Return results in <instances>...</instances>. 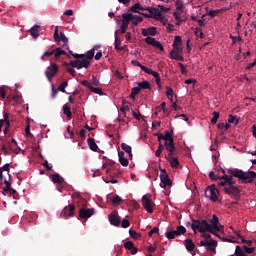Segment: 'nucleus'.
I'll return each instance as SVG.
<instances>
[{"mask_svg":"<svg viewBox=\"0 0 256 256\" xmlns=\"http://www.w3.org/2000/svg\"><path fill=\"white\" fill-rule=\"evenodd\" d=\"M221 172L223 175L219 178L222 179V181L218 182V187H223L224 193L226 195H230V197H233V199H239L241 197V190L239 187L235 186V179H233V175L227 173L225 169L221 168Z\"/></svg>","mask_w":256,"mask_h":256,"instance_id":"obj_1","label":"nucleus"},{"mask_svg":"<svg viewBox=\"0 0 256 256\" xmlns=\"http://www.w3.org/2000/svg\"><path fill=\"white\" fill-rule=\"evenodd\" d=\"M228 175H232L233 177H236L239 179V181H242V183H253L256 179V172L255 171H248L245 172L243 170H239L237 168L228 169L227 170Z\"/></svg>","mask_w":256,"mask_h":256,"instance_id":"obj_2","label":"nucleus"},{"mask_svg":"<svg viewBox=\"0 0 256 256\" xmlns=\"http://www.w3.org/2000/svg\"><path fill=\"white\" fill-rule=\"evenodd\" d=\"M191 229L194 233H211V224H208L207 220L192 219Z\"/></svg>","mask_w":256,"mask_h":256,"instance_id":"obj_3","label":"nucleus"},{"mask_svg":"<svg viewBox=\"0 0 256 256\" xmlns=\"http://www.w3.org/2000/svg\"><path fill=\"white\" fill-rule=\"evenodd\" d=\"M205 197H207V199H210V201H213V203H216L217 199H219V197L217 195H219V190L217 189V186H215V184H212L211 186H208L204 192Z\"/></svg>","mask_w":256,"mask_h":256,"instance_id":"obj_4","label":"nucleus"},{"mask_svg":"<svg viewBox=\"0 0 256 256\" xmlns=\"http://www.w3.org/2000/svg\"><path fill=\"white\" fill-rule=\"evenodd\" d=\"M211 231L212 235H215V237H219V234L217 232L221 231L223 229V225L219 222V217L217 215H213L211 219Z\"/></svg>","mask_w":256,"mask_h":256,"instance_id":"obj_5","label":"nucleus"},{"mask_svg":"<svg viewBox=\"0 0 256 256\" xmlns=\"http://www.w3.org/2000/svg\"><path fill=\"white\" fill-rule=\"evenodd\" d=\"M160 181L162 184L161 187L165 189V187H171V178H169V174H167V170L160 169Z\"/></svg>","mask_w":256,"mask_h":256,"instance_id":"obj_6","label":"nucleus"},{"mask_svg":"<svg viewBox=\"0 0 256 256\" xmlns=\"http://www.w3.org/2000/svg\"><path fill=\"white\" fill-rule=\"evenodd\" d=\"M60 217H63L64 219L75 217V205L69 204L68 206H65L60 214Z\"/></svg>","mask_w":256,"mask_h":256,"instance_id":"obj_7","label":"nucleus"},{"mask_svg":"<svg viewBox=\"0 0 256 256\" xmlns=\"http://www.w3.org/2000/svg\"><path fill=\"white\" fill-rule=\"evenodd\" d=\"M56 73H59V66L55 63H51V66H49L45 72L48 81H53V77H55Z\"/></svg>","mask_w":256,"mask_h":256,"instance_id":"obj_8","label":"nucleus"},{"mask_svg":"<svg viewBox=\"0 0 256 256\" xmlns=\"http://www.w3.org/2000/svg\"><path fill=\"white\" fill-rule=\"evenodd\" d=\"M54 41H56V43H68L69 38H67V36H65V33L60 32V36H59V26L55 27V31H54Z\"/></svg>","mask_w":256,"mask_h":256,"instance_id":"obj_9","label":"nucleus"},{"mask_svg":"<svg viewBox=\"0 0 256 256\" xmlns=\"http://www.w3.org/2000/svg\"><path fill=\"white\" fill-rule=\"evenodd\" d=\"M142 205L147 213H153V201L149 199L146 195L142 197Z\"/></svg>","mask_w":256,"mask_h":256,"instance_id":"obj_10","label":"nucleus"},{"mask_svg":"<svg viewBox=\"0 0 256 256\" xmlns=\"http://www.w3.org/2000/svg\"><path fill=\"white\" fill-rule=\"evenodd\" d=\"M108 219L111 225H114V227H119V225H121V217H119V214H117V212H112L111 214H109Z\"/></svg>","mask_w":256,"mask_h":256,"instance_id":"obj_11","label":"nucleus"},{"mask_svg":"<svg viewBox=\"0 0 256 256\" xmlns=\"http://www.w3.org/2000/svg\"><path fill=\"white\" fill-rule=\"evenodd\" d=\"M93 213H95V209L93 208H90V209L82 208L79 211V217L80 219H89V217H91Z\"/></svg>","mask_w":256,"mask_h":256,"instance_id":"obj_12","label":"nucleus"},{"mask_svg":"<svg viewBox=\"0 0 256 256\" xmlns=\"http://www.w3.org/2000/svg\"><path fill=\"white\" fill-rule=\"evenodd\" d=\"M142 35L143 37H149V35H151L152 37H155L157 35V28L155 26H151L147 29L143 28Z\"/></svg>","mask_w":256,"mask_h":256,"instance_id":"obj_13","label":"nucleus"},{"mask_svg":"<svg viewBox=\"0 0 256 256\" xmlns=\"http://www.w3.org/2000/svg\"><path fill=\"white\" fill-rule=\"evenodd\" d=\"M165 159L169 161L172 169H179V159L173 157V155L171 154H168L167 156H165Z\"/></svg>","mask_w":256,"mask_h":256,"instance_id":"obj_14","label":"nucleus"},{"mask_svg":"<svg viewBox=\"0 0 256 256\" xmlns=\"http://www.w3.org/2000/svg\"><path fill=\"white\" fill-rule=\"evenodd\" d=\"M119 31H115V49L116 51H125L126 46H121V40L119 39L118 35Z\"/></svg>","mask_w":256,"mask_h":256,"instance_id":"obj_15","label":"nucleus"},{"mask_svg":"<svg viewBox=\"0 0 256 256\" xmlns=\"http://www.w3.org/2000/svg\"><path fill=\"white\" fill-rule=\"evenodd\" d=\"M165 148L168 151V155H174L175 152V140H171L170 142H165L164 143Z\"/></svg>","mask_w":256,"mask_h":256,"instance_id":"obj_16","label":"nucleus"},{"mask_svg":"<svg viewBox=\"0 0 256 256\" xmlns=\"http://www.w3.org/2000/svg\"><path fill=\"white\" fill-rule=\"evenodd\" d=\"M118 157H119V163L122 165V167H127L129 165V160L125 158V152L121 151L118 152Z\"/></svg>","mask_w":256,"mask_h":256,"instance_id":"obj_17","label":"nucleus"},{"mask_svg":"<svg viewBox=\"0 0 256 256\" xmlns=\"http://www.w3.org/2000/svg\"><path fill=\"white\" fill-rule=\"evenodd\" d=\"M50 178L53 183H57L58 185H63V183H65V179L59 174H52L50 175Z\"/></svg>","mask_w":256,"mask_h":256,"instance_id":"obj_18","label":"nucleus"},{"mask_svg":"<svg viewBox=\"0 0 256 256\" xmlns=\"http://www.w3.org/2000/svg\"><path fill=\"white\" fill-rule=\"evenodd\" d=\"M152 19H155V21H161V22H163L165 20V18L163 17V14L161 13V10L159 8L154 9Z\"/></svg>","mask_w":256,"mask_h":256,"instance_id":"obj_19","label":"nucleus"},{"mask_svg":"<svg viewBox=\"0 0 256 256\" xmlns=\"http://www.w3.org/2000/svg\"><path fill=\"white\" fill-rule=\"evenodd\" d=\"M129 11H131V13H141V11H145V8H143V6H141V3H135L133 6H131L129 8Z\"/></svg>","mask_w":256,"mask_h":256,"instance_id":"obj_20","label":"nucleus"},{"mask_svg":"<svg viewBox=\"0 0 256 256\" xmlns=\"http://www.w3.org/2000/svg\"><path fill=\"white\" fill-rule=\"evenodd\" d=\"M170 57L172 59H175V61H185V58L183 56L179 55V50L173 49L170 51Z\"/></svg>","mask_w":256,"mask_h":256,"instance_id":"obj_21","label":"nucleus"},{"mask_svg":"<svg viewBox=\"0 0 256 256\" xmlns=\"http://www.w3.org/2000/svg\"><path fill=\"white\" fill-rule=\"evenodd\" d=\"M133 19H134V16L131 13L122 14V23H125L126 25H129L130 21L132 22Z\"/></svg>","mask_w":256,"mask_h":256,"instance_id":"obj_22","label":"nucleus"},{"mask_svg":"<svg viewBox=\"0 0 256 256\" xmlns=\"http://www.w3.org/2000/svg\"><path fill=\"white\" fill-rule=\"evenodd\" d=\"M184 245H185L187 251L191 252V251L195 250V243H193V240H191V239H186L184 241Z\"/></svg>","mask_w":256,"mask_h":256,"instance_id":"obj_23","label":"nucleus"},{"mask_svg":"<svg viewBox=\"0 0 256 256\" xmlns=\"http://www.w3.org/2000/svg\"><path fill=\"white\" fill-rule=\"evenodd\" d=\"M39 29H40L39 25H34L30 29V35H32L34 39H37V37H39Z\"/></svg>","mask_w":256,"mask_h":256,"instance_id":"obj_24","label":"nucleus"},{"mask_svg":"<svg viewBox=\"0 0 256 256\" xmlns=\"http://www.w3.org/2000/svg\"><path fill=\"white\" fill-rule=\"evenodd\" d=\"M163 141H165V143H168L170 141H174L173 139V130H171V132L169 131H165V135H163Z\"/></svg>","mask_w":256,"mask_h":256,"instance_id":"obj_25","label":"nucleus"},{"mask_svg":"<svg viewBox=\"0 0 256 256\" xmlns=\"http://www.w3.org/2000/svg\"><path fill=\"white\" fill-rule=\"evenodd\" d=\"M88 145L91 151H97L99 149V146H97V143H95V139L93 138H88Z\"/></svg>","mask_w":256,"mask_h":256,"instance_id":"obj_26","label":"nucleus"},{"mask_svg":"<svg viewBox=\"0 0 256 256\" xmlns=\"http://www.w3.org/2000/svg\"><path fill=\"white\" fill-rule=\"evenodd\" d=\"M137 85H138L140 91H141V89H151V84H149V81H147V80L138 82Z\"/></svg>","mask_w":256,"mask_h":256,"instance_id":"obj_27","label":"nucleus"},{"mask_svg":"<svg viewBox=\"0 0 256 256\" xmlns=\"http://www.w3.org/2000/svg\"><path fill=\"white\" fill-rule=\"evenodd\" d=\"M181 36H175L174 42H173V49L176 51H179V45H181Z\"/></svg>","mask_w":256,"mask_h":256,"instance_id":"obj_28","label":"nucleus"},{"mask_svg":"<svg viewBox=\"0 0 256 256\" xmlns=\"http://www.w3.org/2000/svg\"><path fill=\"white\" fill-rule=\"evenodd\" d=\"M175 1V6H176V11L180 14L183 13V9L185 6H183V2L181 0H174Z\"/></svg>","mask_w":256,"mask_h":256,"instance_id":"obj_29","label":"nucleus"},{"mask_svg":"<svg viewBox=\"0 0 256 256\" xmlns=\"http://www.w3.org/2000/svg\"><path fill=\"white\" fill-rule=\"evenodd\" d=\"M121 149H123L125 151V153H128L129 157H133V153H131L132 148L130 145L126 144V143H122L121 144Z\"/></svg>","mask_w":256,"mask_h":256,"instance_id":"obj_30","label":"nucleus"},{"mask_svg":"<svg viewBox=\"0 0 256 256\" xmlns=\"http://www.w3.org/2000/svg\"><path fill=\"white\" fill-rule=\"evenodd\" d=\"M63 113L68 117V119H71V117H73V113H71V108L67 106V104L63 105Z\"/></svg>","mask_w":256,"mask_h":256,"instance_id":"obj_31","label":"nucleus"},{"mask_svg":"<svg viewBox=\"0 0 256 256\" xmlns=\"http://www.w3.org/2000/svg\"><path fill=\"white\" fill-rule=\"evenodd\" d=\"M113 205H121L123 203V198H121L119 195L115 194L112 198Z\"/></svg>","mask_w":256,"mask_h":256,"instance_id":"obj_32","label":"nucleus"},{"mask_svg":"<svg viewBox=\"0 0 256 256\" xmlns=\"http://www.w3.org/2000/svg\"><path fill=\"white\" fill-rule=\"evenodd\" d=\"M133 17L134 18L132 19V25H134V27H137L139 23L143 22V17L137 15H133Z\"/></svg>","mask_w":256,"mask_h":256,"instance_id":"obj_33","label":"nucleus"},{"mask_svg":"<svg viewBox=\"0 0 256 256\" xmlns=\"http://www.w3.org/2000/svg\"><path fill=\"white\" fill-rule=\"evenodd\" d=\"M4 185H6V187L3 189L2 194L7 195V193L11 191V182L8 180H4Z\"/></svg>","mask_w":256,"mask_h":256,"instance_id":"obj_34","label":"nucleus"},{"mask_svg":"<svg viewBox=\"0 0 256 256\" xmlns=\"http://www.w3.org/2000/svg\"><path fill=\"white\" fill-rule=\"evenodd\" d=\"M138 93H141V88H139V87L132 88L131 94H130V99H135V97H137Z\"/></svg>","mask_w":256,"mask_h":256,"instance_id":"obj_35","label":"nucleus"},{"mask_svg":"<svg viewBox=\"0 0 256 256\" xmlns=\"http://www.w3.org/2000/svg\"><path fill=\"white\" fill-rule=\"evenodd\" d=\"M54 55H55V59H59L61 55H67V52H65L61 48H57L56 50H54Z\"/></svg>","mask_w":256,"mask_h":256,"instance_id":"obj_36","label":"nucleus"},{"mask_svg":"<svg viewBox=\"0 0 256 256\" xmlns=\"http://www.w3.org/2000/svg\"><path fill=\"white\" fill-rule=\"evenodd\" d=\"M71 67H74L75 69H83V66L81 64V60H74L70 62Z\"/></svg>","mask_w":256,"mask_h":256,"instance_id":"obj_37","label":"nucleus"},{"mask_svg":"<svg viewBox=\"0 0 256 256\" xmlns=\"http://www.w3.org/2000/svg\"><path fill=\"white\" fill-rule=\"evenodd\" d=\"M206 247H207V251H211L212 253H215V247H217V241L211 240L210 245Z\"/></svg>","mask_w":256,"mask_h":256,"instance_id":"obj_38","label":"nucleus"},{"mask_svg":"<svg viewBox=\"0 0 256 256\" xmlns=\"http://www.w3.org/2000/svg\"><path fill=\"white\" fill-rule=\"evenodd\" d=\"M167 239H175V234L173 233V230L171 226H168L167 232L165 233Z\"/></svg>","mask_w":256,"mask_h":256,"instance_id":"obj_39","label":"nucleus"},{"mask_svg":"<svg viewBox=\"0 0 256 256\" xmlns=\"http://www.w3.org/2000/svg\"><path fill=\"white\" fill-rule=\"evenodd\" d=\"M67 85H69L68 81H64L62 82L59 87H58V91H61L62 93H67V91L65 90V88L67 87Z\"/></svg>","mask_w":256,"mask_h":256,"instance_id":"obj_40","label":"nucleus"},{"mask_svg":"<svg viewBox=\"0 0 256 256\" xmlns=\"http://www.w3.org/2000/svg\"><path fill=\"white\" fill-rule=\"evenodd\" d=\"M156 41L157 40L155 38L151 37V36H147L145 38V43H147V45H151L152 47L155 45Z\"/></svg>","mask_w":256,"mask_h":256,"instance_id":"obj_41","label":"nucleus"},{"mask_svg":"<svg viewBox=\"0 0 256 256\" xmlns=\"http://www.w3.org/2000/svg\"><path fill=\"white\" fill-rule=\"evenodd\" d=\"M213 118L211 119L212 125H217V121H219V112L215 111L212 113Z\"/></svg>","mask_w":256,"mask_h":256,"instance_id":"obj_42","label":"nucleus"},{"mask_svg":"<svg viewBox=\"0 0 256 256\" xmlns=\"http://www.w3.org/2000/svg\"><path fill=\"white\" fill-rule=\"evenodd\" d=\"M129 235H130V237H132V239H139L141 237V235L133 229L129 230Z\"/></svg>","mask_w":256,"mask_h":256,"instance_id":"obj_43","label":"nucleus"},{"mask_svg":"<svg viewBox=\"0 0 256 256\" xmlns=\"http://www.w3.org/2000/svg\"><path fill=\"white\" fill-rule=\"evenodd\" d=\"M10 197H13V199H19V193H17V190L10 187L9 190Z\"/></svg>","mask_w":256,"mask_h":256,"instance_id":"obj_44","label":"nucleus"},{"mask_svg":"<svg viewBox=\"0 0 256 256\" xmlns=\"http://www.w3.org/2000/svg\"><path fill=\"white\" fill-rule=\"evenodd\" d=\"M85 57H87V60L93 59V57H95V49L87 51Z\"/></svg>","mask_w":256,"mask_h":256,"instance_id":"obj_45","label":"nucleus"},{"mask_svg":"<svg viewBox=\"0 0 256 256\" xmlns=\"http://www.w3.org/2000/svg\"><path fill=\"white\" fill-rule=\"evenodd\" d=\"M80 63L82 65V68L89 69L91 67V62L87 59L80 60Z\"/></svg>","mask_w":256,"mask_h":256,"instance_id":"obj_46","label":"nucleus"},{"mask_svg":"<svg viewBox=\"0 0 256 256\" xmlns=\"http://www.w3.org/2000/svg\"><path fill=\"white\" fill-rule=\"evenodd\" d=\"M209 177L211 179V181H223V179H220L221 176H216L215 172L211 171L209 173Z\"/></svg>","mask_w":256,"mask_h":256,"instance_id":"obj_47","label":"nucleus"},{"mask_svg":"<svg viewBox=\"0 0 256 256\" xmlns=\"http://www.w3.org/2000/svg\"><path fill=\"white\" fill-rule=\"evenodd\" d=\"M52 55H55V50H52L50 52H45L42 55L41 59H42V61H46V58L52 57Z\"/></svg>","mask_w":256,"mask_h":256,"instance_id":"obj_48","label":"nucleus"},{"mask_svg":"<svg viewBox=\"0 0 256 256\" xmlns=\"http://www.w3.org/2000/svg\"><path fill=\"white\" fill-rule=\"evenodd\" d=\"M90 91L92 93H96V95H103V90L101 88H95V87L91 86Z\"/></svg>","mask_w":256,"mask_h":256,"instance_id":"obj_49","label":"nucleus"},{"mask_svg":"<svg viewBox=\"0 0 256 256\" xmlns=\"http://www.w3.org/2000/svg\"><path fill=\"white\" fill-rule=\"evenodd\" d=\"M163 149H165V146H163V144L160 143L158 149L155 152L156 157H161Z\"/></svg>","mask_w":256,"mask_h":256,"instance_id":"obj_50","label":"nucleus"},{"mask_svg":"<svg viewBox=\"0 0 256 256\" xmlns=\"http://www.w3.org/2000/svg\"><path fill=\"white\" fill-rule=\"evenodd\" d=\"M235 255L236 256H245V252H243V248H241V246H236Z\"/></svg>","mask_w":256,"mask_h":256,"instance_id":"obj_51","label":"nucleus"},{"mask_svg":"<svg viewBox=\"0 0 256 256\" xmlns=\"http://www.w3.org/2000/svg\"><path fill=\"white\" fill-rule=\"evenodd\" d=\"M221 13V10H210L207 15H209L210 17H217V15H219Z\"/></svg>","mask_w":256,"mask_h":256,"instance_id":"obj_52","label":"nucleus"},{"mask_svg":"<svg viewBox=\"0 0 256 256\" xmlns=\"http://www.w3.org/2000/svg\"><path fill=\"white\" fill-rule=\"evenodd\" d=\"M124 247L125 249H128V251H131V249L135 247V244H133V242L131 241H127L126 243H124Z\"/></svg>","mask_w":256,"mask_h":256,"instance_id":"obj_53","label":"nucleus"},{"mask_svg":"<svg viewBox=\"0 0 256 256\" xmlns=\"http://www.w3.org/2000/svg\"><path fill=\"white\" fill-rule=\"evenodd\" d=\"M121 227H123V229H127V227H129V225H131V222H129V220L127 219H123L122 222L120 223Z\"/></svg>","mask_w":256,"mask_h":256,"instance_id":"obj_54","label":"nucleus"},{"mask_svg":"<svg viewBox=\"0 0 256 256\" xmlns=\"http://www.w3.org/2000/svg\"><path fill=\"white\" fill-rule=\"evenodd\" d=\"M176 230H178L180 235H185V233H187V229L184 226H177Z\"/></svg>","mask_w":256,"mask_h":256,"instance_id":"obj_55","label":"nucleus"},{"mask_svg":"<svg viewBox=\"0 0 256 256\" xmlns=\"http://www.w3.org/2000/svg\"><path fill=\"white\" fill-rule=\"evenodd\" d=\"M178 65H179V67L181 69L182 75H187V67L183 63H181V62H179Z\"/></svg>","mask_w":256,"mask_h":256,"instance_id":"obj_56","label":"nucleus"},{"mask_svg":"<svg viewBox=\"0 0 256 256\" xmlns=\"http://www.w3.org/2000/svg\"><path fill=\"white\" fill-rule=\"evenodd\" d=\"M156 49H159L160 51H164L163 45L161 44V42L157 41L154 42V46Z\"/></svg>","mask_w":256,"mask_h":256,"instance_id":"obj_57","label":"nucleus"},{"mask_svg":"<svg viewBox=\"0 0 256 256\" xmlns=\"http://www.w3.org/2000/svg\"><path fill=\"white\" fill-rule=\"evenodd\" d=\"M128 27H129V24H125V23L122 22V25H121V27H120L121 33H123V34H124V33H127Z\"/></svg>","mask_w":256,"mask_h":256,"instance_id":"obj_58","label":"nucleus"},{"mask_svg":"<svg viewBox=\"0 0 256 256\" xmlns=\"http://www.w3.org/2000/svg\"><path fill=\"white\" fill-rule=\"evenodd\" d=\"M244 250H245V253H248V255H251V253L255 251V247L249 248L246 245H244Z\"/></svg>","mask_w":256,"mask_h":256,"instance_id":"obj_59","label":"nucleus"},{"mask_svg":"<svg viewBox=\"0 0 256 256\" xmlns=\"http://www.w3.org/2000/svg\"><path fill=\"white\" fill-rule=\"evenodd\" d=\"M211 240H201L199 245L200 247H207L208 245H210Z\"/></svg>","mask_w":256,"mask_h":256,"instance_id":"obj_60","label":"nucleus"},{"mask_svg":"<svg viewBox=\"0 0 256 256\" xmlns=\"http://www.w3.org/2000/svg\"><path fill=\"white\" fill-rule=\"evenodd\" d=\"M81 85H83L84 87H87V89H91V87H92V85H91V83H89V81H87V80H82L81 82Z\"/></svg>","mask_w":256,"mask_h":256,"instance_id":"obj_61","label":"nucleus"},{"mask_svg":"<svg viewBox=\"0 0 256 256\" xmlns=\"http://www.w3.org/2000/svg\"><path fill=\"white\" fill-rule=\"evenodd\" d=\"M173 89L169 86L166 87V97H172Z\"/></svg>","mask_w":256,"mask_h":256,"instance_id":"obj_62","label":"nucleus"},{"mask_svg":"<svg viewBox=\"0 0 256 256\" xmlns=\"http://www.w3.org/2000/svg\"><path fill=\"white\" fill-rule=\"evenodd\" d=\"M142 71H144V73H147L148 75H151L152 71L151 68H148L146 66H141Z\"/></svg>","mask_w":256,"mask_h":256,"instance_id":"obj_63","label":"nucleus"},{"mask_svg":"<svg viewBox=\"0 0 256 256\" xmlns=\"http://www.w3.org/2000/svg\"><path fill=\"white\" fill-rule=\"evenodd\" d=\"M2 171H7L8 177H9V181H11V176L9 175V164H5V165L2 167Z\"/></svg>","mask_w":256,"mask_h":256,"instance_id":"obj_64","label":"nucleus"}]
</instances>
